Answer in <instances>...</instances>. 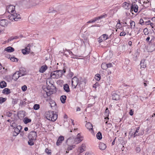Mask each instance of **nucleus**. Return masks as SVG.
Masks as SVG:
<instances>
[{"label":"nucleus","mask_w":155,"mask_h":155,"mask_svg":"<svg viewBox=\"0 0 155 155\" xmlns=\"http://www.w3.org/2000/svg\"><path fill=\"white\" fill-rule=\"evenodd\" d=\"M15 7L13 5H10L6 6V11L10 13L8 16L9 19L12 21H18L21 18L20 15L15 13Z\"/></svg>","instance_id":"nucleus-1"},{"label":"nucleus","mask_w":155,"mask_h":155,"mask_svg":"<svg viewBox=\"0 0 155 155\" xmlns=\"http://www.w3.org/2000/svg\"><path fill=\"white\" fill-rule=\"evenodd\" d=\"M45 117L49 120L54 121L57 120L58 115L53 111H49L46 113Z\"/></svg>","instance_id":"nucleus-2"},{"label":"nucleus","mask_w":155,"mask_h":155,"mask_svg":"<svg viewBox=\"0 0 155 155\" xmlns=\"http://www.w3.org/2000/svg\"><path fill=\"white\" fill-rule=\"evenodd\" d=\"M45 117L49 120L54 121L57 120L58 115L53 111H49L46 113Z\"/></svg>","instance_id":"nucleus-3"},{"label":"nucleus","mask_w":155,"mask_h":155,"mask_svg":"<svg viewBox=\"0 0 155 155\" xmlns=\"http://www.w3.org/2000/svg\"><path fill=\"white\" fill-rule=\"evenodd\" d=\"M62 70H57L52 71L51 74V77L52 78L58 79L62 76L63 73Z\"/></svg>","instance_id":"nucleus-4"},{"label":"nucleus","mask_w":155,"mask_h":155,"mask_svg":"<svg viewBox=\"0 0 155 155\" xmlns=\"http://www.w3.org/2000/svg\"><path fill=\"white\" fill-rule=\"evenodd\" d=\"M83 138V137L81 136L80 134L79 133L77 134L76 138L74 139L72 137H70L67 139V142H70L71 140L74 139V143L76 144H78L82 140Z\"/></svg>","instance_id":"nucleus-5"},{"label":"nucleus","mask_w":155,"mask_h":155,"mask_svg":"<svg viewBox=\"0 0 155 155\" xmlns=\"http://www.w3.org/2000/svg\"><path fill=\"white\" fill-rule=\"evenodd\" d=\"M71 82L72 87L74 88H76L78 84L79 86L81 83L80 81L79 82L78 78L76 77H74L72 78Z\"/></svg>","instance_id":"nucleus-6"},{"label":"nucleus","mask_w":155,"mask_h":155,"mask_svg":"<svg viewBox=\"0 0 155 155\" xmlns=\"http://www.w3.org/2000/svg\"><path fill=\"white\" fill-rule=\"evenodd\" d=\"M22 128V127L20 125L16 127H14V131L13 132V136L15 137L18 135Z\"/></svg>","instance_id":"nucleus-7"},{"label":"nucleus","mask_w":155,"mask_h":155,"mask_svg":"<svg viewBox=\"0 0 155 155\" xmlns=\"http://www.w3.org/2000/svg\"><path fill=\"white\" fill-rule=\"evenodd\" d=\"M37 133L36 132L34 131H31L29 135L28 138L29 140H35L37 137Z\"/></svg>","instance_id":"nucleus-8"},{"label":"nucleus","mask_w":155,"mask_h":155,"mask_svg":"<svg viewBox=\"0 0 155 155\" xmlns=\"http://www.w3.org/2000/svg\"><path fill=\"white\" fill-rule=\"evenodd\" d=\"M32 46L31 44H29L25 49H22L21 51L24 54H28L30 52V48Z\"/></svg>","instance_id":"nucleus-9"},{"label":"nucleus","mask_w":155,"mask_h":155,"mask_svg":"<svg viewBox=\"0 0 155 155\" xmlns=\"http://www.w3.org/2000/svg\"><path fill=\"white\" fill-rule=\"evenodd\" d=\"M8 24V20L5 19L0 20V25L3 27H6Z\"/></svg>","instance_id":"nucleus-10"},{"label":"nucleus","mask_w":155,"mask_h":155,"mask_svg":"<svg viewBox=\"0 0 155 155\" xmlns=\"http://www.w3.org/2000/svg\"><path fill=\"white\" fill-rule=\"evenodd\" d=\"M138 6L136 4H133L131 6V9L130 10L131 12L134 11V12L136 13L138 12Z\"/></svg>","instance_id":"nucleus-11"},{"label":"nucleus","mask_w":155,"mask_h":155,"mask_svg":"<svg viewBox=\"0 0 155 155\" xmlns=\"http://www.w3.org/2000/svg\"><path fill=\"white\" fill-rule=\"evenodd\" d=\"M85 126L87 129L90 131L91 133H92L93 132V126L92 124L88 122L86 124Z\"/></svg>","instance_id":"nucleus-12"},{"label":"nucleus","mask_w":155,"mask_h":155,"mask_svg":"<svg viewBox=\"0 0 155 155\" xmlns=\"http://www.w3.org/2000/svg\"><path fill=\"white\" fill-rule=\"evenodd\" d=\"M20 75L21 76L25 75L26 74V71L25 68H21L19 71Z\"/></svg>","instance_id":"nucleus-13"},{"label":"nucleus","mask_w":155,"mask_h":155,"mask_svg":"<svg viewBox=\"0 0 155 155\" xmlns=\"http://www.w3.org/2000/svg\"><path fill=\"white\" fill-rule=\"evenodd\" d=\"M86 150V146L85 144H82L81 146L78 149V151L80 153H82Z\"/></svg>","instance_id":"nucleus-14"},{"label":"nucleus","mask_w":155,"mask_h":155,"mask_svg":"<svg viewBox=\"0 0 155 155\" xmlns=\"http://www.w3.org/2000/svg\"><path fill=\"white\" fill-rule=\"evenodd\" d=\"M20 77L19 72L17 71L16 72L13 76L12 79L15 81H16L17 79Z\"/></svg>","instance_id":"nucleus-15"},{"label":"nucleus","mask_w":155,"mask_h":155,"mask_svg":"<svg viewBox=\"0 0 155 155\" xmlns=\"http://www.w3.org/2000/svg\"><path fill=\"white\" fill-rule=\"evenodd\" d=\"M48 69V67L46 65L41 66L39 69V71L40 73H43L45 72Z\"/></svg>","instance_id":"nucleus-16"},{"label":"nucleus","mask_w":155,"mask_h":155,"mask_svg":"<svg viewBox=\"0 0 155 155\" xmlns=\"http://www.w3.org/2000/svg\"><path fill=\"white\" fill-rule=\"evenodd\" d=\"M64 140V137L62 136H60L58 138L56 143V144L58 146L60 145L62 141Z\"/></svg>","instance_id":"nucleus-17"},{"label":"nucleus","mask_w":155,"mask_h":155,"mask_svg":"<svg viewBox=\"0 0 155 155\" xmlns=\"http://www.w3.org/2000/svg\"><path fill=\"white\" fill-rule=\"evenodd\" d=\"M140 129V127H139L136 128V130L134 132V137H135L137 136H140V135H142L143 134V133H138V130Z\"/></svg>","instance_id":"nucleus-18"},{"label":"nucleus","mask_w":155,"mask_h":155,"mask_svg":"<svg viewBox=\"0 0 155 155\" xmlns=\"http://www.w3.org/2000/svg\"><path fill=\"white\" fill-rule=\"evenodd\" d=\"M99 147L100 149L101 150H104L107 147L106 144L103 143H100Z\"/></svg>","instance_id":"nucleus-19"},{"label":"nucleus","mask_w":155,"mask_h":155,"mask_svg":"<svg viewBox=\"0 0 155 155\" xmlns=\"http://www.w3.org/2000/svg\"><path fill=\"white\" fill-rule=\"evenodd\" d=\"M5 51L8 52H11L14 51V49L13 48L9 46L6 48L5 49Z\"/></svg>","instance_id":"nucleus-20"},{"label":"nucleus","mask_w":155,"mask_h":155,"mask_svg":"<svg viewBox=\"0 0 155 155\" xmlns=\"http://www.w3.org/2000/svg\"><path fill=\"white\" fill-rule=\"evenodd\" d=\"M140 64L141 68H144L146 67V64L144 59H143L141 60Z\"/></svg>","instance_id":"nucleus-21"},{"label":"nucleus","mask_w":155,"mask_h":155,"mask_svg":"<svg viewBox=\"0 0 155 155\" xmlns=\"http://www.w3.org/2000/svg\"><path fill=\"white\" fill-rule=\"evenodd\" d=\"M63 88L64 90L67 92H68L70 91L69 86L67 84H65L64 85Z\"/></svg>","instance_id":"nucleus-22"},{"label":"nucleus","mask_w":155,"mask_h":155,"mask_svg":"<svg viewBox=\"0 0 155 155\" xmlns=\"http://www.w3.org/2000/svg\"><path fill=\"white\" fill-rule=\"evenodd\" d=\"M113 99L114 100H117L119 98V95L117 94L114 93L112 94Z\"/></svg>","instance_id":"nucleus-23"},{"label":"nucleus","mask_w":155,"mask_h":155,"mask_svg":"<svg viewBox=\"0 0 155 155\" xmlns=\"http://www.w3.org/2000/svg\"><path fill=\"white\" fill-rule=\"evenodd\" d=\"M3 94H8L11 93L10 90L8 88H5L3 90Z\"/></svg>","instance_id":"nucleus-24"},{"label":"nucleus","mask_w":155,"mask_h":155,"mask_svg":"<svg viewBox=\"0 0 155 155\" xmlns=\"http://www.w3.org/2000/svg\"><path fill=\"white\" fill-rule=\"evenodd\" d=\"M7 84L4 81H2L0 82V87L1 88H3L6 87Z\"/></svg>","instance_id":"nucleus-25"},{"label":"nucleus","mask_w":155,"mask_h":155,"mask_svg":"<svg viewBox=\"0 0 155 155\" xmlns=\"http://www.w3.org/2000/svg\"><path fill=\"white\" fill-rule=\"evenodd\" d=\"M66 98V96L65 95H62L61 96L60 99L62 103H65Z\"/></svg>","instance_id":"nucleus-26"},{"label":"nucleus","mask_w":155,"mask_h":155,"mask_svg":"<svg viewBox=\"0 0 155 155\" xmlns=\"http://www.w3.org/2000/svg\"><path fill=\"white\" fill-rule=\"evenodd\" d=\"M109 111L108 109V108H107V109H106L105 111V115L106 117H105L104 119H109V118H108V117L109 116Z\"/></svg>","instance_id":"nucleus-27"},{"label":"nucleus","mask_w":155,"mask_h":155,"mask_svg":"<svg viewBox=\"0 0 155 155\" xmlns=\"http://www.w3.org/2000/svg\"><path fill=\"white\" fill-rule=\"evenodd\" d=\"M129 5V4L128 3L125 2L123 3V7L125 9H128Z\"/></svg>","instance_id":"nucleus-28"},{"label":"nucleus","mask_w":155,"mask_h":155,"mask_svg":"<svg viewBox=\"0 0 155 155\" xmlns=\"http://www.w3.org/2000/svg\"><path fill=\"white\" fill-rule=\"evenodd\" d=\"M119 22L117 23L116 26V28L117 29H120L121 30H122V28L121 27V25L120 22V20H118Z\"/></svg>","instance_id":"nucleus-29"},{"label":"nucleus","mask_w":155,"mask_h":155,"mask_svg":"<svg viewBox=\"0 0 155 155\" xmlns=\"http://www.w3.org/2000/svg\"><path fill=\"white\" fill-rule=\"evenodd\" d=\"M31 119H29L27 117L24 118L23 120V122L25 124H27L28 123L30 122L31 121Z\"/></svg>","instance_id":"nucleus-30"},{"label":"nucleus","mask_w":155,"mask_h":155,"mask_svg":"<svg viewBox=\"0 0 155 155\" xmlns=\"http://www.w3.org/2000/svg\"><path fill=\"white\" fill-rule=\"evenodd\" d=\"M101 37L102 38V39H103V40H104V41L106 40L108 38V35L106 34H104L103 35L101 36Z\"/></svg>","instance_id":"nucleus-31"},{"label":"nucleus","mask_w":155,"mask_h":155,"mask_svg":"<svg viewBox=\"0 0 155 155\" xmlns=\"http://www.w3.org/2000/svg\"><path fill=\"white\" fill-rule=\"evenodd\" d=\"M97 138L99 140H101L102 138V136L101 133L100 132H99L96 135Z\"/></svg>","instance_id":"nucleus-32"},{"label":"nucleus","mask_w":155,"mask_h":155,"mask_svg":"<svg viewBox=\"0 0 155 155\" xmlns=\"http://www.w3.org/2000/svg\"><path fill=\"white\" fill-rule=\"evenodd\" d=\"M95 78L96 80L99 81L101 79L100 74H96L95 76Z\"/></svg>","instance_id":"nucleus-33"},{"label":"nucleus","mask_w":155,"mask_h":155,"mask_svg":"<svg viewBox=\"0 0 155 155\" xmlns=\"http://www.w3.org/2000/svg\"><path fill=\"white\" fill-rule=\"evenodd\" d=\"M130 25L131 28H134L135 26V22L132 20H131L130 22Z\"/></svg>","instance_id":"nucleus-34"},{"label":"nucleus","mask_w":155,"mask_h":155,"mask_svg":"<svg viewBox=\"0 0 155 155\" xmlns=\"http://www.w3.org/2000/svg\"><path fill=\"white\" fill-rule=\"evenodd\" d=\"M101 68L103 70L106 69L107 68V64L105 63H103L101 65Z\"/></svg>","instance_id":"nucleus-35"},{"label":"nucleus","mask_w":155,"mask_h":155,"mask_svg":"<svg viewBox=\"0 0 155 155\" xmlns=\"http://www.w3.org/2000/svg\"><path fill=\"white\" fill-rule=\"evenodd\" d=\"M40 107L39 105L38 104H36L34 105L33 108L35 110H37L39 109Z\"/></svg>","instance_id":"nucleus-36"},{"label":"nucleus","mask_w":155,"mask_h":155,"mask_svg":"<svg viewBox=\"0 0 155 155\" xmlns=\"http://www.w3.org/2000/svg\"><path fill=\"white\" fill-rule=\"evenodd\" d=\"M35 141V140H31L29 139V140H28V144L31 146L33 145L34 144V142Z\"/></svg>","instance_id":"nucleus-37"},{"label":"nucleus","mask_w":155,"mask_h":155,"mask_svg":"<svg viewBox=\"0 0 155 155\" xmlns=\"http://www.w3.org/2000/svg\"><path fill=\"white\" fill-rule=\"evenodd\" d=\"M139 55V53L137 50H136L134 55V56L137 58Z\"/></svg>","instance_id":"nucleus-38"},{"label":"nucleus","mask_w":155,"mask_h":155,"mask_svg":"<svg viewBox=\"0 0 155 155\" xmlns=\"http://www.w3.org/2000/svg\"><path fill=\"white\" fill-rule=\"evenodd\" d=\"M6 98H5L0 97V103H2L5 101Z\"/></svg>","instance_id":"nucleus-39"},{"label":"nucleus","mask_w":155,"mask_h":155,"mask_svg":"<svg viewBox=\"0 0 155 155\" xmlns=\"http://www.w3.org/2000/svg\"><path fill=\"white\" fill-rule=\"evenodd\" d=\"M13 62H17L18 61V59L14 57H12L10 59Z\"/></svg>","instance_id":"nucleus-40"},{"label":"nucleus","mask_w":155,"mask_h":155,"mask_svg":"<svg viewBox=\"0 0 155 155\" xmlns=\"http://www.w3.org/2000/svg\"><path fill=\"white\" fill-rule=\"evenodd\" d=\"M26 99H24L23 100H21L20 104L22 105H24L26 104L25 101H26Z\"/></svg>","instance_id":"nucleus-41"},{"label":"nucleus","mask_w":155,"mask_h":155,"mask_svg":"<svg viewBox=\"0 0 155 155\" xmlns=\"http://www.w3.org/2000/svg\"><path fill=\"white\" fill-rule=\"evenodd\" d=\"M27 87L25 85L22 87L21 89L23 91H25L27 89Z\"/></svg>","instance_id":"nucleus-42"},{"label":"nucleus","mask_w":155,"mask_h":155,"mask_svg":"<svg viewBox=\"0 0 155 155\" xmlns=\"http://www.w3.org/2000/svg\"><path fill=\"white\" fill-rule=\"evenodd\" d=\"M18 103V100L16 99H13L12 101V103L14 104H17Z\"/></svg>","instance_id":"nucleus-43"},{"label":"nucleus","mask_w":155,"mask_h":155,"mask_svg":"<svg viewBox=\"0 0 155 155\" xmlns=\"http://www.w3.org/2000/svg\"><path fill=\"white\" fill-rule=\"evenodd\" d=\"M106 16V15L105 14V15H102L100 16L97 17L98 19V20H99L100 19L102 18H105V17Z\"/></svg>","instance_id":"nucleus-44"},{"label":"nucleus","mask_w":155,"mask_h":155,"mask_svg":"<svg viewBox=\"0 0 155 155\" xmlns=\"http://www.w3.org/2000/svg\"><path fill=\"white\" fill-rule=\"evenodd\" d=\"M6 115L8 117H10L12 115V113L9 111L7 112L6 113Z\"/></svg>","instance_id":"nucleus-45"},{"label":"nucleus","mask_w":155,"mask_h":155,"mask_svg":"<svg viewBox=\"0 0 155 155\" xmlns=\"http://www.w3.org/2000/svg\"><path fill=\"white\" fill-rule=\"evenodd\" d=\"M103 41H104L103 40V39H102L101 36L98 38V41L99 42V43H100Z\"/></svg>","instance_id":"nucleus-46"},{"label":"nucleus","mask_w":155,"mask_h":155,"mask_svg":"<svg viewBox=\"0 0 155 155\" xmlns=\"http://www.w3.org/2000/svg\"><path fill=\"white\" fill-rule=\"evenodd\" d=\"M143 31L144 32L145 35H147L148 34V29L147 28L144 29Z\"/></svg>","instance_id":"nucleus-47"},{"label":"nucleus","mask_w":155,"mask_h":155,"mask_svg":"<svg viewBox=\"0 0 155 155\" xmlns=\"http://www.w3.org/2000/svg\"><path fill=\"white\" fill-rule=\"evenodd\" d=\"M140 148L139 147H137L136 148V150L137 153H139L140 152Z\"/></svg>","instance_id":"nucleus-48"},{"label":"nucleus","mask_w":155,"mask_h":155,"mask_svg":"<svg viewBox=\"0 0 155 155\" xmlns=\"http://www.w3.org/2000/svg\"><path fill=\"white\" fill-rule=\"evenodd\" d=\"M107 64V68H110L112 67V64L111 63H109Z\"/></svg>","instance_id":"nucleus-49"},{"label":"nucleus","mask_w":155,"mask_h":155,"mask_svg":"<svg viewBox=\"0 0 155 155\" xmlns=\"http://www.w3.org/2000/svg\"><path fill=\"white\" fill-rule=\"evenodd\" d=\"M126 35V33L124 32H121L120 35L121 36H124Z\"/></svg>","instance_id":"nucleus-50"},{"label":"nucleus","mask_w":155,"mask_h":155,"mask_svg":"<svg viewBox=\"0 0 155 155\" xmlns=\"http://www.w3.org/2000/svg\"><path fill=\"white\" fill-rule=\"evenodd\" d=\"M94 21H93V19L92 20H91L90 21H87L86 23V25H87L89 23H94Z\"/></svg>","instance_id":"nucleus-51"},{"label":"nucleus","mask_w":155,"mask_h":155,"mask_svg":"<svg viewBox=\"0 0 155 155\" xmlns=\"http://www.w3.org/2000/svg\"><path fill=\"white\" fill-rule=\"evenodd\" d=\"M93 20L94 21V22L95 21H97L98 20H98V17H95V18H94L93 19Z\"/></svg>","instance_id":"nucleus-52"},{"label":"nucleus","mask_w":155,"mask_h":155,"mask_svg":"<svg viewBox=\"0 0 155 155\" xmlns=\"http://www.w3.org/2000/svg\"><path fill=\"white\" fill-rule=\"evenodd\" d=\"M140 24L141 25H143V19L142 18H141L140 20Z\"/></svg>","instance_id":"nucleus-53"},{"label":"nucleus","mask_w":155,"mask_h":155,"mask_svg":"<svg viewBox=\"0 0 155 155\" xmlns=\"http://www.w3.org/2000/svg\"><path fill=\"white\" fill-rule=\"evenodd\" d=\"M151 22H150V20H148L147 21H146L145 22V24L146 25H149L151 23Z\"/></svg>","instance_id":"nucleus-54"},{"label":"nucleus","mask_w":155,"mask_h":155,"mask_svg":"<svg viewBox=\"0 0 155 155\" xmlns=\"http://www.w3.org/2000/svg\"><path fill=\"white\" fill-rule=\"evenodd\" d=\"M72 149L71 148V146H69L67 148V150L68 151H69V150H72Z\"/></svg>","instance_id":"nucleus-55"},{"label":"nucleus","mask_w":155,"mask_h":155,"mask_svg":"<svg viewBox=\"0 0 155 155\" xmlns=\"http://www.w3.org/2000/svg\"><path fill=\"white\" fill-rule=\"evenodd\" d=\"M45 151V152L48 154L51 153V152L48 149H46Z\"/></svg>","instance_id":"nucleus-56"},{"label":"nucleus","mask_w":155,"mask_h":155,"mask_svg":"<svg viewBox=\"0 0 155 155\" xmlns=\"http://www.w3.org/2000/svg\"><path fill=\"white\" fill-rule=\"evenodd\" d=\"M129 114L131 116H132V115H133V112L132 111V110H130V112H129Z\"/></svg>","instance_id":"nucleus-57"},{"label":"nucleus","mask_w":155,"mask_h":155,"mask_svg":"<svg viewBox=\"0 0 155 155\" xmlns=\"http://www.w3.org/2000/svg\"><path fill=\"white\" fill-rule=\"evenodd\" d=\"M77 55H74L73 56L71 57V58H77Z\"/></svg>","instance_id":"nucleus-58"},{"label":"nucleus","mask_w":155,"mask_h":155,"mask_svg":"<svg viewBox=\"0 0 155 155\" xmlns=\"http://www.w3.org/2000/svg\"><path fill=\"white\" fill-rule=\"evenodd\" d=\"M15 124L14 123H13L11 125V127H13V128H14V127H15Z\"/></svg>","instance_id":"nucleus-59"},{"label":"nucleus","mask_w":155,"mask_h":155,"mask_svg":"<svg viewBox=\"0 0 155 155\" xmlns=\"http://www.w3.org/2000/svg\"><path fill=\"white\" fill-rule=\"evenodd\" d=\"M81 110V109L79 107H78L77 108L76 111H80Z\"/></svg>","instance_id":"nucleus-60"},{"label":"nucleus","mask_w":155,"mask_h":155,"mask_svg":"<svg viewBox=\"0 0 155 155\" xmlns=\"http://www.w3.org/2000/svg\"><path fill=\"white\" fill-rule=\"evenodd\" d=\"M151 26L152 27V28H153V23H151L150 24Z\"/></svg>","instance_id":"nucleus-61"},{"label":"nucleus","mask_w":155,"mask_h":155,"mask_svg":"<svg viewBox=\"0 0 155 155\" xmlns=\"http://www.w3.org/2000/svg\"><path fill=\"white\" fill-rule=\"evenodd\" d=\"M150 39V37H148L147 38H146V41H149V40Z\"/></svg>","instance_id":"nucleus-62"},{"label":"nucleus","mask_w":155,"mask_h":155,"mask_svg":"<svg viewBox=\"0 0 155 155\" xmlns=\"http://www.w3.org/2000/svg\"><path fill=\"white\" fill-rule=\"evenodd\" d=\"M24 130L25 131H27L28 130V128L27 127H25L24 128Z\"/></svg>","instance_id":"nucleus-63"},{"label":"nucleus","mask_w":155,"mask_h":155,"mask_svg":"<svg viewBox=\"0 0 155 155\" xmlns=\"http://www.w3.org/2000/svg\"><path fill=\"white\" fill-rule=\"evenodd\" d=\"M85 155H91V154L88 152H87L86 153Z\"/></svg>","instance_id":"nucleus-64"}]
</instances>
